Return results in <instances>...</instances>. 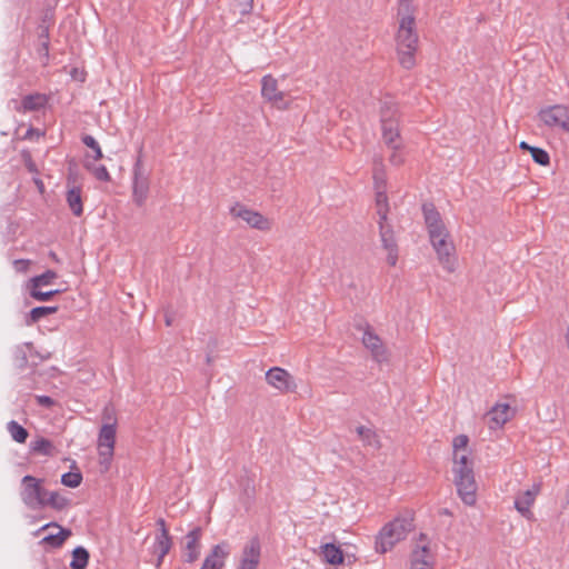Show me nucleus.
<instances>
[{
	"label": "nucleus",
	"instance_id": "nucleus-1",
	"mask_svg": "<svg viewBox=\"0 0 569 569\" xmlns=\"http://www.w3.org/2000/svg\"><path fill=\"white\" fill-rule=\"evenodd\" d=\"M415 13L416 9L412 0H399L397 12L399 27L396 34V50L399 63L408 70L416 66V52L419 41Z\"/></svg>",
	"mask_w": 569,
	"mask_h": 569
},
{
	"label": "nucleus",
	"instance_id": "nucleus-2",
	"mask_svg": "<svg viewBox=\"0 0 569 569\" xmlns=\"http://www.w3.org/2000/svg\"><path fill=\"white\" fill-rule=\"evenodd\" d=\"M376 190V209L379 217L378 224L380 238L383 249L387 252V263L395 267L398 262V246L395 241L393 231L388 222L389 201L387 196V187L375 188Z\"/></svg>",
	"mask_w": 569,
	"mask_h": 569
},
{
	"label": "nucleus",
	"instance_id": "nucleus-3",
	"mask_svg": "<svg viewBox=\"0 0 569 569\" xmlns=\"http://www.w3.org/2000/svg\"><path fill=\"white\" fill-rule=\"evenodd\" d=\"M412 529L410 517H397L386 523L376 540V550L379 553L390 551L398 542L402 541Z\"/></svg>",
	"mask_w": 569,
	"mask_h": 569
},
{
	"label": "nucleus",
	"instance_id": "nucleus-4",
	"mask_svg": "<svg viewBox=\"0 0 569 569\" xmlns=\"http://www.w3.org/2000/svg\"><path fill=\"white\" fill-rule=\"evenodd\" d=\"M229 214L232 220L241 221L246 227L260 232H270L274 227L272 218L239 201L230 206Z\"/></svg>",
	"mask_w": 569,
	"mask_h": 569
},
{
	"label": "nucleus",
	"instance_id": "nucleus-5",
	"mask_svg": "<svg viewBox=\"0 0 569 569\" xmlns=\"http://www.w3.org/2000/svg\"><path fill=\"white\" fill-rule=\"evenodd\" d=\"M104 423L101 426L97 440V450L100 463L110 465L116 446L117 418L113 410L106 409L103 412Z\"/></svg>",
	"mask_w": 569,
	"mask_h": 569
},
{
	"label": "nucleus",
	"instance_id": "nucleus-6",
	"mask_svg": "<svg viewBox=\"0 0 569 569\" xmlns=\"http://www.w3.org/2000/svg\"><path fill=\"white\" fill-rule=\"evenodd\" d=\"M261 98L271 108L278 111H287L292 106V98L280 89L279 81L272 74L261 78Z\"/></svg>",
	"mask_w": 569,
	"mask_h": 569
},
{
	"label": "nucleus",
	"instance_id": "nucleus-7",
	"mask_svg": "<svg viewBox=\"0 0 569 569\" xmlns=\"http://www.w3.org/2000/svg\"><path fill=\"white\" fill-rule=\"evenodd\" d=\"M538 118L543 126L550 129H559L569 134V106L543 107L539 110Z\"/></svg>",
	"mask_w": 569,
	"mask_h": 569
},
{
	"label": "nucleus",
	"instance_id": "nucleus-8",
	"mask_svg": "<svg viewBox=\"0 0 569 569\" xmlns=\"http://www.w3.org/2000/svg\"><path fill=\"white\" fill-rule=\"evenodd\" d=\"M58 278V274L53 270H47L42 274L30 278L26 288L29 291V295L37 301H49L56 295L61 293L64 289H54L49 291H42V287L51 286L54 280Z\"/></svg>",
	"mask_w": 569,
	"mask_h": 569
},
{
	"label": "nucleus",
	"instance_id": "nucleus-9",
	"mask_svg": "<svg viewBox=\"0 0 569 569\" xmlns=\"http://www.w3.org/2000/svg\"><path fill=\"white\" fill-rule=\"evenodd\" d=\"M470 470H473V461L469 438L466 435H459L452 440V472Z\"/></svg>",
	"mask_w": 569,
	"mask_h": 569
},
{
	"label": "nucleus",
	"instance_id": "nucleus-10",
	"mask_svg": "<svg viewBox=\"0 0 569 569\" xmlns=\"http://www.w3.org/2000/svg\"><path fill=\"white\" fill-rule=\"evenodd\" d=\"M266 383L280 395L293 393L298 385L296 378L287 369L272 367L264 375Z\"/></svg>",
	"mask_w": 569,
	"mask_h": 569
},
{
	"label": "nucleus",
	"instance_id": "nucleus-11",
	"mask_svg": "<svg viewBox=\"0 0 569 569\" xmlns=\"http://www.w3.org/2000/svg\"><path fill=\"white\" fill-rule=\"evenodd\" d=\"M430 242L442 268L448 272H453L456 269L457 256L450 234L430 239Z\"/></svg>",
	"mask_w": 569,
	"mask_h": 569
},
{
	"label": "nucleus",
	"instance_id": "nucleus-12",
	"mask_svg": "<svg viewBox=\"0 0 569 569\" xmlns=\"http://www.w3.org/2000/svg\"><path fill=\"white\" fill-rule=\"evenodd\" d=\"M452 473L459 497L467 506H473L477 501L478 490L473 470Z\"/></svg>",
	"mask_w": 569,
	"mask_h": 569
},
{
	"label": "nucleus",
	"instance_id": "nucleus-13",
	"mask_svg": "<svg viewBox=\"0 0 569 569\" xmlns=\"http://www.w3.org/2000/svg\"><path fill=\"white\" fill-rule=\"evenodd\" d=\"M132 176V201L141 207L146 203L150 191V179L141 160L134 163Z\"/></svg>",
	"mask_w": 569,
	"mask_h": 569
},
{
	"label": "nucleus",
	"instance_id": "nucleus-14",
	"mask_svg": "<svg viewBox=\"0 0 569 569\" xmlns=\"http://www.w3.org/2000/svg\"><path fill=\"white\" fill-rule=\"evenodd\" d=\"M21 499L30 508L41 507L47 490L42 487V481L32 477L24 476L22 479Z\"/></svg>",
	"mask_w": 569,
	"mask_h": 569
},
{
	"label": "nucleus",
	"instance_id": "nucleus-15",
	"mask_svg": "<svg viewBox=\"0 0 569 569\" xmlns=\"http://www.w3.org/2000/svg\"><path fill=\"white\" fill-rule=\"evenodd\" d=\"M395 107H387L381 111L382 140L386 146L402 142Z\"/></svg>",
	"mask_w": 569,
	"mask_h": 569
},
{
	"label": "nucleus",
	"instance_id": "nucleus-16",
	"mask_svg": "<svg viewBox=\"0 0 569 569\" xmlns=\"http://www.w3.org/2000/svg\"><path fill=\"white\" fill-rule=\"evenodd\" d=\"M157 526L158 531L154 536L151 552L157 557L156 566L159 568L172 547V538L163 519H158Z\"/></svg>",
	"mask_w": 569,
	"mask_h": 569
},
{
	"label": "nucleus",
	"instance_id": "nucleus-17",
	"mask_svg": "<svg viewBox=\"0 0 569 569\" xmlns=\"http://www.w3.org/2000/svg\"><path fill=\"white\" fill-rule=\"evenodd\" d=\"M66 201L69 209L76 217L83 213V194L82 186L76 174L70 173L67 178Z\"/></svg>",
	"mask_w": 569,
	"mask_h": 569
},
{
	"label": "nucleus",
	"instance_id": "nucleus-18",
	"mask_svg": "<svg viewBox=\"0 0 569 569\" xmlns=\"http://www.w3.org/2000/svg\"><path fill=\"white\" fill-rule=\"evenodd\" d=\"M541 491V485L535 483L531 488L520 491L515 498L516 510L527 520L533 519L532 507Z\"/></svg>",
	"mask_w": 569,
	"mask_h": 569
},
{
	"label": "nucleus",
	"instance_id": "nucleus-19",
	"mask_svg": "<svg viewBox=\"0 0 569 569\" xmlns=\"http://www.w3.org/2000/svg\"><path fill=\"white\" fill-rule=\"evenodd\" d=\"M516 416V409L506 402L496 403L487 413L490 430H499Z\"/></svg>",
	"mask_w": 569,
	"mask_h": 569
},
{
	"label": "nucleus",
	"instance_id": "nucleus-20",
	"mask_svg": "<svg viewBox=\"0 0 569 569\" xmlns=\"http://www.w3.org/2000/svg\"><path fill=\"white\" fill-rule=\"evenodd\" d=\"M230 555L231 546L227 540H223L211 547L203 560L201 569H223Z\"/></svg>",
	"mask_w": 569,
	"mask_h": 569
},
{
	"label": "nucleus",
	"instance_id": "nucleus-21",
	"mask_svg": "<svg viewBox=\"0 0 569 569\" xmlns=\"http://www.w3.org/2000/svg\"><path fill=\"white\" fill-rule=\"evenodd\" d=\"M362 345L368 349L378 362H386L389 360V352L382 339L369 327L363 331L361 338Z\"/></svg>",
	"mask_w": 569,
	"mask_h": 569
},
{
	"label": "nucleus",
	"instance_id": "nucleus-22",
	"mask_svg": "<svg viewBox=\"0 0 569 569\" xmlns=\"http://www.w3.org/2000/svg\"><path fill=\"white\" fill-rule=\"evenodd\" d=\"M425 222L427 226L429 239L450 234L439 211L433 204L423 206Z\"/></svg>",
	"mask_w": 569,
	"mask_h": 569
},
{
	"label": "nucleus",
	"instance_id": "nucleus-23",
	"mask_svg": "<svg viewBox=\"0 0 569 569\" xmlns=\"http://www.w3.org/2000/svg\"><path fill=\"white\" fill-rule=\"evenodd\" d=\"M425 222L427 226L429 239L450 234L439 211L433 204L423 206Z\"/></svg>",
	"mask_w": 569,
	"mask_h": 569
},
{
	"label": "nucleus",
	"instance_id": "nucleus-24",
	"mask_svg": "<svg viewBox=\"0 0 569 569\" xmlns=\"http://www.w3.org/2000/svg\"><path fill=\"white\" fill-rule=\"evenodd\" d=\"M425 222L427 226L429 239L450 234L439 211L433 204L423 206Z\"/></svg>",
	"mask_w": 569,
	"mask_h": 569
},
{
	"label": "nucleus",
	"instance_id": "nucleus-25",
	"mask_svg": "<svg viewBox=\"0 0 569 569\" xmlns=\"http://www.w3.org/2000/svg\"><path fill=\"white\" fill-rule=\"evenodd\" d=\"M260 559V541L257 538H252L244 545L237 569H258Z\"/></svg>",
	"mask_w": 569,
	"mask_h": 569
},
{
	"label": "nucleus",
	"instance_id": "nucleus-26",
	"mask_svg": "<svg viewBox=\"0 0 569 569\" xmlns=\"http://www.w3.org/2000/svg\"><path fill=\"white\" fill-rule=\"evenodd\" d=\"M201 529L194 528L184 537V541L181 548L182 558L187 562H194L199 556L201 550Z\"/></svg>",
	"mask_w": 569,
	"mask_h": 569
},
{
	"label": "nucleus",
	"instance_id": "nucleus-27",
	"mask_svg": "<svg viewBox=\"0 0 569 569\" xmlns=\"http://www.w3.org/2000/svg\"><path fill=\"white\" fill-rule=\"evenodd\" d=\"M435 557L427 545L417 546L410 557L409 569H433Z\"/></svg>",
	"mask_w": 569,
	"mask_h": 569
},
{
	"label": "nucleus",
	"instance_id": "nucleus-28",
	"mask_svg": "<svg viewBox=\"0 0 569 569\" xmlns=\"http://www.w3.org/2000/svg\"><path fill=\"white\" fill-rule=\"evenodd\" d=\"M46 529H51L53 531L42 538L40 543L43 546L59 548L71 536V530L64 529L56 522L47 523L41 528V530H46Z\"/></svg>",
	"mask_w": 569,
	"mask_h": 569
},
{
	"label": "nucleus",
	"instance_id": "nucleus-29",
	"mask_svg": "<svg viewBox=\"0 0 569 569\" xmlns=\"http://www.w3.org/2000/svg\"><path fill=\"white\" fill-rule=\"evenodd\" d=\"M84 169L90 172L98 181L110 182L111 174L107 167L99 164L98 161L91 160V156L87 153L83 160Z\"/></svg>",
	"mask_w": 569,
	"mask_h": 569
},
{
	"label": "nucleus",
	"instance_id": "nucleus-30",
	"mask_svg": "<svg viewBox=\"0 0 569 569\" xmlns=\"http://www.w3.org/2000/svg\"><path fill=\"white\" fill-rule=\"evenodd\" d=\"M47 103V98L44 94L36 93L26 96L19 106L16 107V110L20 113H26L29 111H36L43 108Z\"/></svg>",
	"mask_w": 569,
	"mask_h": 569
},
{
	"label": "nucleus",
	"instance_id": "nucleus-31",
	"mask_svg": "<svg viewBox=\"0 0 569 569\" xmlns=\"http://www.w3.org/2000/svg\"><path fill=\"white\" fill-rule=\"evenodd\" d=\"M388 149V161L390 166L400 168L407 161V151L405 142H398L395 144L387 146Z\"/></svg>",
	"mask_w": 569,
	"mask_h": 569
},
{
	"label": "nucleus",
	"instance_id": "nucleus-32",
	"mask_svg": "<svg viewBox=\"0 0 569 569\" xmlns=\"http://www.w3.org/2000/svg\"><path fill=\"white\" fill-rule=\"evenodd\" d=\"M70 505V500L60 491H47L41 507H50L57 511L67 509Z\"/></svg>",
	"mask_w": 569,
	"mask_h": 569
},
{
	"label": "nucleus",
	"instance_id": "nucleus-33",
	"mask_svg": "<svg viewBox=\"0 0 569 569\" xmlns=\"http://www.w3.org/2000/svg\"><path fill=\"white\" fill-rule=\"evenodd\" d=\"M323 560L332 566L342 565L345 561L343 552L339 546L335 543H325L321 547Z\"/></svg>",
	"mask_w": 569,
	"mask_h": 569
},
{
	"label": "nucleus",
	"instance_id": "nucleus-34",
	"mask_svg": "<svg viewBox=\"0 0 569 569\" xmlns=\"http://www.w3.org/2000/svg\"><path fill=\"white\" fill-rule=\"evenodd\" d=\"M519 148L523 151H528L533 161L540 166H548L550 163V157H549V153L542 149V148H538V147H532L530 144H528L526 141H521L519 143Z\"/></svg>",
	"mask_w": 569,
	"mask_h": 569
},
{
	"label": "nucleus",
	"instance_id": "nucleus-35",
	"mask_svg": "<svg viewBox=\"0 0 569 569\" xmlns=\"http://www.w3.org/2000/svg\"><path fill=\"white\" fill-rule=\"evenodd\" d=\"M30 449L34 453H39V455L48 456V457H51V456L56 455V452H57L53 442L43 437L36 438L31 442Z\"/></svg>",
	"mask_w": 569,
	"mask_h": 569
},
{
	"label": "nucleus",
	"instance_id": "nucleus-36",
	"mask_svg": "<svg viewBox=\"0 0 569 569\" xmlns=\"http://www.w3.org/2000/svg\"><path fill=\"white\" fill-rule=\"evenodd\" d=\"M372 179L375 188L387 187V171L381 158L373 159Z\"/></svg>",
	"mask_w": 569,
	"mask_h": 569
},
{
	"label": "nucleus",
	"instance_id": "nucleus-37",
	"mask_svg": "<svg viewBox=\"0 0 569 569\" xmlns=\"http://www.w3.org/2000/svg\"><path fill=\"white\" fill-rule=\"evenodd\" d=\"M89 562V552L82 548L78 547L72 552V560L70 562V567L72 569H86Z\"/></svg>",
	"mask_w": 569,
	"mask_h": 569
},
{
	"label": "nucleus",
	"instance_id": "nucleus-38",
	"mask_svg": "<svg viewBox=\"0 0 569 569\" xmlns=\"http://www.w3.org/2000/svg\"><path fill=\"white\" fill-rule=\"evenodd\" d=\"M7 430L11 438L18 443H24L29 436L27 429L14 420L8 422Z\"/></svg>",
	"mask_w": 569,
	"mask_h": 569
},
{
	"label": "nucleus",
	"instance_id": "nucleus-39",
	"mask_svg": "<svg viewBox=\"0 0 569 569\" xmlns=\"http://www.w3.org/2000/svg\"><path fill=\"white\" fill-rule=\"evenodd\" d=\"M82 142L92 150L91 160L100 161L103 158V152L97 140L92 136H84Z\"/></svg>",
	"mask_w": 569,
	"mask_h": 569
},
{
	"label": "nucleus",
	"instance_id": "nucleus-40",
	"mask_svg": "<svg viewBox=\"0 0 569 569\" xmlns=\"http://www.w3.org/2000/svg\"><path fill=\"white\" fill-rule=\"evenodd\" d=\"M82 479V475L79 470L70 471L61 476V483L69 488H78Z\"/></svg>",
	"mask_w": 569,
	"mask_h": 569
},
{
	"label": "nucleus",
	"instance_id": "nucleus-41",
	"mask_svg": "<svg viewBox=\"0 0 569 569\" xmlns=\"http://www.w3.org/2000/svg\"><path fill=\"white\" fill-rule=\"evenodd\" d=\"M57 311H58V307H36L29 313L30 321L37 322L41 318H43L48 315L56 313Z\"/></svg>",
	"mask_w": 569,
	"mask_h": 569
},
{
	"label": "nucleus",
	"instance_id": "nucleus-42",
	"mask_svg": "<svg viewBox=\"0 0 569 569\" xmlns=\"http://www.w3.org/2000/svg\"><path fill=\"white\" fill-rule=\"evenodd\" d=\"M232 8L239 14H248L253 7V0H232Z\"/></svg>",
	"mask_w": 569,
	"mask_h": 569
},
{
	"label": "nucleus",
	"instance_id": "nucleus-43",
	"mask_svg": "<svg viewBox=\"0 0 569 569\" xmlns=\"http://www.w3.org/2000/svg\"><path fill=\"white\" fill-rule=\"evenodd\" d=\"M32 264L29 259H18L13 261V268L19 273H27Z\"/></svg>",
	"mask_w": 569,
	"mask_h": 569
},
{
	"label": "nucleus",
	"instance_id": "nucleus-44",
	"mask_svg": "<svg viewBox=\"0 0 569 569\" xmlns=\"http://www.w3.org/2000/svg\"><path fill=\"white\" fill-rule=\"evenodd\" d=\"M37 401L39 405L44 407H52L54 405L53 399L48 396H37Z\"/></svg>",
	"mask_w": 569,
	"mask_h": 569
},
{
	"label": "nucleus",
	"instance_id": "nucleus-45",
	"mask_svg": "<svg viewBox=\"0 0 569 569\" xmlns=\"http://www.w3.org/2000/svg\"><path fill=\"white\" fill-rule=\"evenodd\" d=\"M357 432H358L360 436H365V435H367V433H370V430H369V429H367V428H366V427H363V426H360V427H358V428H357Z\"/></svg>",
	"mask_w": 569,
	"mask_h": 569
},
{
	"label": "nucleus",
	"instance_id": "nucleus-46",
	"mask_svg": "<svg viewBox=\"0 0 569 569\" xmlns=\"http://www.w3.org/2000/svg\"><path fill=\"white\" fill-rule=\"evenodd\" d=\"M36 184H37V187H38L39 191H40L41 193H43V192H44V184H43V182H42L41 180L37 179V180H36Z\"/></svg>",
	"mask_w": 569,
	"mask_h": 569
},
{
	"label": "nucleus",
	"instance_id": "nucleus-47",
	"mask_svg": "<svg viewBox=\"0 0 569 569\" xmlns=\"http://www.w3.org/2000/svg\"><path fill=\"white\" fill-rule=\"evenodd\" d=\"M44 50H46V54H48V44L44 43Z\"/></svg>",
	"mask_w": 569,
	"mask_h": 569
},
{
	"label": "nucleus",
	"instance_id": "nucleus-48",
	"mask_svg": "<svg viewBox=\"0 0 569 569\" xmlns=\"http://www.w3.org/2000/svg\"><path fill=\"white\" fill-rule=\"evenodd\" d=\"M568 19H569V13H568Z\"/></svg>",
	"mask_w": 569,
	"mask_h": 569
},
{
	"label": "nucleus",
	"instance_id": "nucleus-49",
	"mask_svg": "<svg viewBox=\"0 0 569 569\" xmlns=\"http://www.w3.org/2000/svg\"><path fill=\"white\" fill-rule=\"evenodd\" d=\"M568 502H569V498H568Z\"/></svg>",
	"mask_w": 569,
	"mask_h": 569
}]
</instances>
